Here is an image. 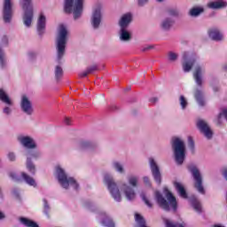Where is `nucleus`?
I'll list each match as a JSON object with an SVG mask.
<instances>
[{"instance_id": "dca6fc26", "label": "nucleus", "mask_w": 227, "mask_h": 227, "mask_svg": "<svg viewBox=\"0 0 227 227\" xmlns=\"http://www.w3.org/2000/svg\"><path fill=\"white\" fill-rule=\"evenodd\" d=\"M208 8L213 10H219V8H226L227 3L223 0H217L207 4Z\"/></svg>"}, {"instance_id": "4c0bfd02", "label": "nucleus", "mask_w": 227, "mask_h": 227, "mask_svg": "<svg viewBox=\"0 0 227 227\" xmlns=\"http://www.w3.org/2000/svg\"><path fill=\"white\" fill-rule=\"evenodd\" d=\"M36 145L35 143H23V148H26L27 150L29 148H35Z\"/></svg>"}, {"instance_id": "4d7b16f0", "label": "nucleus", "mask_w": 227, "mask_h": 227, "mask_svg": "<svg viewBox=\"0 0 227 227\" xmlns=\"http://www.w3.org/2000/svg\"><path fill=\"white\" fill-rule=\"evenodd\" d=\"M171 15H176V12H170Z\"/></svg>"}, {"instance_id": "ea45409f", "label": "nucleus", "mask_w": 227, "mask_h": 227, "mask_svg": "<svg viewBox=\"0 0 227 227\" xmlns=\"http://www.w3.org/2000/svg\"><path fill=\"white\" fill-rule=\"evenodd\" d=\"M64 123H65V125H72V119L66 117L64 119Z\"/></svg>"}, {"instance_id": "c9c22d12", "label": "nucleus", "mask_w": 227, "mask_h": 227, "mask_svg": "<svg viewBox=\"0 0 227 227\" xmlns=\"http://www.w3.org/2000/svg\"><path fill=\"white\" fill-rule=\"evenodd\" d=\"M114 168L118 173H123V167L118 162H114Z\"/></svg>"}, {"instance_id": "5fc2aeb1", "label": "nucleus", "mask_w": 227, "mask_h": 227, "mask_svg": "<svg viewBox=\"0 0 227 227\" xmlns=\"http://www.w3.org/2000/svg\"><path fill=\"white\" fill-rule=\"evenodd\" d=\"M4 42L5 43H8V38H6V37H4Z\"/></svg>"}, {"instance_id": "ddd939ff", "label": "nucleus", "mask_w": 227, "mask_h": 227, "mask_svg": "<svg viewBox=\"0 0 227 227\" xmlns=\"http://www.w3.org/2000/svg\"><path fill=\"white\" fill-rule=\"evenodd\" d=\"M121 191L125 194L127 200H129V201H132V200H135L136 192L130 186L127 184H123L121 188Z\"/></svg>"}, {"instance_id": "9b49d317", "label": "nucleus", "mask_w": 227, "mask_h": 227, "mask_svg": "<svg viewBox=\"0 0 227 227\" xmlns=\"http://www.w3.org/2000/svg\"><path fill=\"white\" fill-rule=\"evenodd\" d=\"M153 176L157 182V184H160V172L159 171V167L157 166V163H155V160L153 158L149 159Z\"/></svg>"}, {"instance_id": "8fccbe9b", "label": "nucleus", "mask_w": 227, "mask_h": 227, "mask_svg": "<svg viewBox=\"0 0 227 227\" xmlns=\"http://www.w3.org/2000/svg\"><path fill=\"white\" fill-rule=\"evenodd\" d=\"M223 176H225V178L227 180V168L223 170Z\"/></svg>"}, {"instance_id": "0eeeda50", "label": "nucleus", "mask_w": 227, "mask_h": 227, "mask_svg": "<svg viewBox=\"0 0 227 227\" xmlns=\"http://www.w3.org/2000/svg\"><path fill=\"white\" fill-rule=\"evenodd\" d=\"M174 157L177 164H184L185 160V144L184 143H174L172 145Z\"/></svg>"}, {"instance_id": "39448f33", "label": "nucleus", "mask_w": 227, "mask_h": 227, "mask_svg": "<svg viewBox=\"0 0 227 227\" xmlns=\"http://www.w3.org/2000/svg\"><path fill=\"white\" fill-rule=\"evenodd\" d=\"M32 0H21L22 8L24 11V24L27 27L31 26V22H33V4L31 3Z\"/></svg>"}, {"instance_id": "c03bdc74", "label": "nucleus", "mask_w": 227, "mask_h": 227, "mask_svg": "<svg viewBox=\"0 0 227 227\" xmlns=\"http://www.w3.org/2000/svg\"><path fill=\"white\" fill-rule=\"evenodd\" d=\"M138 1V4L140 6H143V4H145V3H148V0H137Z\"/></svg>"}, {"instance_id": "412c9836", "label": "nucleus", "mask_w": 227, "mask_h": 227, "mask_svg": "<svg viewBox=\"0 0 227 227\" xmlns=\"http://www.w3.org/2000/svg\"><path fill=\"white\" fill-rule=\"evenodd\" d=\"M45 29V16L43 14H40L38 22H37V30L42 33Z\"/></svg>"}, {"instance_id": "f704fd0d", "label": "nucleus", "mask_w": 227, "mask_h": 227, "mask_svg": "<svg viewBox=\"0 0 227 227\" xmlns=\"http://www.w3.org/2000/svg\"><path fill=\"white\" fill-rule=\"evenodd\" d=\"M180 106L183 109H185L187 107V99H185V97L180 96Z\"/></svg>"}, {"instance_id": "5701e85b", "label": "nucleus", "mask_w": 227, "mask_h": 227, "mask_svg": "<svg viewBox=\"0 0 227 227\" xmlns=\"http://www.w3.org/2000/svg\"><path fill=\"white\" fill-rule=\"evenodd\" d=\"M74 7V0H66L64 10L66 13H72V8Z\"/></svg>"}, {"instance_id": "bb28decb", "label": "nucleus", "mask_w": 227, "mask_h": 227, "mask_svg": "<svg viewBox=\"0 0 227 227\" xmlns=\"http://www.w3.org/2000/svg\"><path fill=\"white\" fill-rule=\"evenodd\" d=\"M192 205L196 212H201V204L195 198L192 200Z\"/></svg>"}, {"instance_id": "f8f14e48", "label": "nucleus", "mask_w": 227, "mask_h": 227, "mask_svg": "<svg viewBox=\"0 0 227 227\" xmlns=\"http://www.w3.org/2000/svg\"><path fill=\"white\" fill-rule=\"evenodd\" d=\"M21 109L27 114H33V106L31 105V101H29L27 97H26V96H22Z\"/></svg>"}, {"instance_id": "c756f323", "label": "nucleus", "mask_w": 227, "mask_h": 227, "mask_svg": "<svg viewBox=\"0 0 227 227\" xmlns=\"http://www.w3.org/2000/svg\"><path fill=\"white\" fill-rule=\"evenodd\" d=\"M141 198L145 205L149 207V208H152L153 207V204L150 201V200H148V197H146V195L142 193Z\"/></svg>"}, {"instance_id": "37998d69", "label": "nucleus", "mask_w": 227, "mask_h": 227, "mask_svg": "<svg viewBox=\"0 0 227 227\" xmlns=\"http://www.w3.org/2000/svg\"><path fill=\"white\" fill-rule=\"evenodd\" d=\"M8 157L10 160H15V154L13 153H10Z\"/></svg>"}, {"instance_id": "aec40b11", "label": "nucleus", "mask_w": 227, "mask_h": 227, "mask_svg": "<svg viewBox=\"0 0 227 227\" xmlns=\"http://www.w3.org/2000/svg\"><path fill=\"white\" fill-rule=\"evenodd\" d=\"M0 100L4 102V104H7V106H12V99L8 97V94L3 90L0 89Z\"/></svg>"}, {"instance_id": "2f4dec72", "label": "nucleus", "mask_w": 227, "mask_h": 227, "mask_svg": "<svg viewBox=\"0 0 227 227\" xmlns=\"http://www.w3.org/2000/svg\"><path fill=\"white\" fill-rule=\"evenodd\" d=\"M19 141H20V143H34L35 142L33 140V138H31L29 137H19Z\"/></svg>"}, {"instance_id": "c85d7f7f", "label": "nucleus", "mask_w": 227, "mask_h": 227, "mask_svg": "<svg viewBox=\"0 0 227 227\" xmlns=\"http://www.w3.org/2000/svg\"><path fill=\"white\" fill-rule=\"evenodd\" d=\"M129 185H132V187H136L137 185V182H139V179L137 176H131L128 178Z\"/></svg>"}, {"instance_id": "72a5a7b5", "label": "nucleus", "mask_w": 227, "mask_h": 227, "mask_svg": "<svg viewBox=\"0 0 227 227\" xmlns=\"http://www.w3.org/2000/svg\"><path fill=\"white\" fill-rule=\"evenodd\" d=\"M55 75L58 79H59L63 75V69L61 67L57 66L55 69Z\"/></svg>"}, {"instance_id": "20e7f679", "label": "nucleus", "mask_w": 227, "mask_h": 227, "mask_svg": "<svg viewBox=\"0 0 227 227\" xmlns=\"http://www.w3.org/2000/svg\"><path fill=\"white\" fill-rule=\"evenodd\" d=\"M131 21L132 14L126 13L121 17L119 22V26L121 27V40H123L124 42H127V40H130V33L127 31V27Z\"/></svg>"}, {"instance_id": "473e14b6", "label": "nucleus", "mask_w": 227, "mask_h": 227, "mask_svg": "<svg viewBox=\"0 0 227 227\" xmlns=\"http://www.w3.org/2000/svg\"><path fill=\"white\" fill-rule=\"evenodd\" d=\"M27 168L28 169V171H30V173L35 174V165L31 163V160H29V158H27Z\"/></svg>"}, {"instance_id": "13d9d810", "label": "nucleus", "mask_w": 227, "mask_h": 227, "mask_svg": "<svg viewBox=\"0 0 227 227\" xmlns=\"http://www.w3.org/2000/svg\"><path fill=\"white\" fill-rule=\"evenodd\" d=\"M191 148L194 146V144H190Z\"/></svg>"}, {"instance_id": "a18cd8bd", "label": "nucleus", "mask_w": 227, "mask_h": 227, "mask_svg": "<svg viewBox=\"0 0 227 227\" xmlns=\"http://www.w3.org/2000/svg\"><path fill=\"white\" fill-rule=\"evenodd\" d=\"M11 109H10V107H5L4 109V113L5 114H10V113H11Z\"/></svg>"}, {"instance_id": "1a4fd4ad", "label": "nucleus", "mask_w": 227, "mask_h": 227, "mask_svg": "<svg viewBox=\"0 0 227 227\" xmlns=\"http://www.w3.org/2000/svg\"><path fill=\"white\" fill-rule=\"evenodd\" d=\"M12 6V0H4L3 13L4 22H10L12 20V17L13 16Z\"/></svg>"}, {"instance_id": "a211bd4d", "label": "nucleus", "mask_w": 227, "mask_h": 227, "mask_svg": "<svg viewBox=\"0 0 227 227\" xmlns=\"http://www.w3.org/2000/svg\"><path fill=\"white\" fill-rule=\"evenodd\" d=\"M193 77H194L198 86H201V84H203V82L201 81V67H197L195 68V71L193 73Z\"/></svg>"}, {"instance_id": "3c124183", "label": "nucleus", "mask_w": 227, "mask_h": 227, "mask_svg": "<svg viewBox=\"0 0 227 227\" xmlns=\"http://www.w3.org/2000/svg\"><path fill=\"white\" fill-rule=\"evenodd\" d=\"M144 182H145V184H148V182H149L148 177H144Z\"/></svg>"}, {"instance_id": "2eb2a0df", "label": "nucleus", "mask_w": 227, "mask_h": 227, "mask_svg": "<svg viewBox=\"0 0 227 227\" xmlns=\"http://www.w3.org/2000/svg\"><path fill=\"white\" fill-rule=\"evenodd\" d=\"M174 187L176 188L181 198L187 200V192H185V187H184V184H182V183L174 182Z\"/></svg>"}, {"instance_id": "4468645a", "label": "nucleus", "mask_w": 227, "mask_h": 227, "mask_svg": "<svg viewBox=\"0 0 227 227\" xmlns=\"http://www.w3.org/2000/svg\"><path fill=\"white\" fill-rule=\"evenodd\" d=\"M81 13H82V0H75L74 8V19H79Z\"/></svg>"}, {"instance_id": "393cba45", "label": "nucleus", "mask_w": 227, "mask_h": 227, "mask_svg": "<svg viewBox=\"0 0 227 227\" xmlns=\"http://www.w3.org/2000/svg\"><path fill=\"white\" fill-rule=\"evenodd\" d=\"M200 13H203V8H201V7H195L190 11V15L192 17H198V15H200Z\"/></svg>"}, {"instance_id": "6e6552de", "label": "nucleus", "mask_w": 227, "mask_h": 227, "mask_svg": "<svg viewBox=\"0 0 227 227\" xmlns=\"http://www.w3.org/2000/svg\"><path fill=\"white\" fill-rule=\"evenodd\" d=\"M105 182L108 185V189L115 201H121V195L120 194V190L116 186V184L114 183L113 177L111 176H105Z\"/></svg>"}, {"instance_id": "58836bf2", "label": "nucleus", "mask_w": 227, "mask_h": 227, "mask_svg": "<svg viewBox=\"0 0 227 227\" xmlns=\"http://www.w3.org/2000/svg\"><path fill=\"white\" fill-rule=\"evenodd\" d=\"M176 58H178V55H176V53H174V52L168 53V59H170V61H175Z\"/></svg>"}, {"instance_id": "f257e3e1", "label": "nucleus", "mask_w": 227, "mask_h": 227, "mask_svg": "<svg viewBox=\"0 0 227 227\" xmlns=\"http://www.w3.org/2000/svg\"><path fill=\"white\" fill-rule=\"evenodd\" d=\"M163 192L168 200H166V199H164V197H162L159 192H155V198L158 205L164 210H169V208H172V210H176V198L173 196V193H171L168 187L163 189Z\"/></svg>"}, {"instance_id": "b1692460", "label": "nucleus", "mask_w": 227, "mask_h": 227, "mask_svg": "<svg viewBox=\"0 0 227 227\" xmlns=\"http://www.w3.org/2000/svg\"><path fill=\"white\" fill-rule=\"evenodd\" d=\"M20 223H22V224H25V226L27 227H38V224H36V223L27 218H20Z\"/></svg>"}, {"instance_id": "49530a36", "label": "nucleus", "mask_w": 227, "mask_h": 227, "mask_svg": "<svg viewBox=\"0 0 227 227\" xmlns=\"http://www.w3.org/2000/svg\"><path fill=\"white\" fill-rule=\"evenodd\" d=\"M44 201V212H47L49 210V206L47 205V200H43Z\"/></svg>"}, {"instance_id": "4be33fe9", "label": "nucleus", "mask_w": 227, "mask_h": 227, "mask_svg": "<svg viewBox=\"0 0 227 227\" xmlns=\"http://www.w3.org/2000/svg\"><path fill=\"white\" fill-rule=\"evenodd\" d=\"M21 176L28 185H32V187H36V182L35 181V179H33V177L27 176V174L26 173H22Z\"/></svg>"}, {"instance_id": "f3484780", "label": "nucleus", "mask_w": 227, "mask_h": 227, "mask_svg": "<svg viewBox=\"0 0 227 227\" xmlns=\"http://www.w3.org/2000/svg\"><path fill=\"white\" fill-rule=\"evenodd\" d=\"M101 15L100 10H96L92 16V26L95 29L100 26Z\"/></svg>"}, {"instance_id": "a878e982", "label": "nucleus", "mask_w": 227, "mask_h": 227, "mask_svg": "<svg viewBox=\"0 0 227 227\" xmlns=\"http://www.w3.org/2000/svg\"><path fill=\"white\" fill-rule=\"evenodd\" d=\"M164 223L167 227H187V224H185V223H181L175 225L168 219H164Z\"/></svg>"}, {"instance_id": "e433bc0d", "label": "nucleus", "mask_w": 227, "mask_h": 227, "mask_svg": "<svg viewBox=\"0 0 227 227\" xmlns=\"http://www.w3.org/2000/svg\"><path fill=\"white\" fill-rule=\"evenodd\" d=\"M171 26H173V22L168 21V20L164 21L162 24L163 29H169V27H171Z\"/></svg>"}, {"instance_id": "7ed1b4c3", "label": "nucleus", "mask_w": 227, "mask_h": 227, "mask_svg": "<svg viewBox=\"0 0 227 227\" xmlns=\"http://www.w3.org/2000/svg\"><path fill=\"white\" fill-rule=\"evenodd\" d=\"M56 175L60 185L64 189H68L70 186L73 187V189H77V187H79L77 182H75L74 178L67 176L65 170H63V168L60 167L56 168Z\"/></svg>"}, {"instance_id": "bf43d9fd", "label": "nucleus", "mask_w": 227, "mask_h": 227, "mask_svg": "<svg viewBox=\"0 0 227 227\" xmlns=\"http://www.w3.org/2000/svg\"><path fill=\"white\" fill-rule=\"evenodd\" d=\"M159 2H161L162 0H158Z\"/></svg>"}, {"instance_id": "7c9ffc66", "label": "nucleus", "mask_w": 227, "mask_h": 227, "mask_svg": "<svg viewBox=\"0 0 227 227\" xmlns=\"http://www.w3.org/2000/svg\"><path fill=\"white\" fill-rule=\"evenodd\" d=\"M103 224L106 227H114V223L113 222V220H111V218L106 217L104 221H103Z\"/></svg>"}, {"instance_id": "cd10ccee", "label": "nucleus", "mask_w": 227, "mask_h": 227, "mask_svg": "<svg viewBox=\"0 0 227 227\" xmlns=\"http://www.w3.org/2000/svg\"><path fill=\"white\" fill-rule=\"evenodd\" d=\"M194 65L193 61H186L183 64V68L185 72H191V69L192 68V66Z\"/></svg>"}, {"instance_id": "de8ad7c7", "label": "nucleus", "mask_w": 227, "mask_h": 227, "mask_svg": "<svg viewBox=\"0 0 227 227\" xmlns=\"http://www.w3.org/2000/svg\"><path fill=\"white\" fill-rule=\"evenodd\" d=\"M197 100H198V102H199V104H200V106H205V103H204L201 99H200L199 98H197Z\"/></svg>"}, {"instance_id": "a19ab883", "label": "nucleus", "mask_w": 227, "mask_h": 227, "mask_svg": "<svg viewBox=\"0 0 227 227\" xmlns=\"http://www.w3.org/2000/svg\"><path fill=\"white\" fill-rule=\"evenodd\" d=\"M172 143H184V141H182L179 137H173L172 138Z\"/></svg>"}, {"instance_id": "423d86ee", "label": "nucleus", "mask_w": 227, "mask_h": 227, "mask_svg": "<svg viewBox=\"0 0 227 227\" xmlns=\"http://www.w3.org/2000/svg\"><path fill=\"white\" fill-rule=\"evenodd\" d=\"M189 169L193 176L195 189H197L200 194H205V189L203 188V179L201 177V173H200V169H198V168L194 165H191Z\"/></svg>"}, {"instance_id": "6e6d98bb", "label": "nucleus", "mask_w": 227, "mask_h": 227, "mask_svg": "<svg viewBox=\"0 0 227 227\" xmlns=\"http://www.w3.org/2000/svg\"><path fill=\"white\" fill-rule=\"evenodd\" d=\"M183 58H184V60L187 59V54L184 53Z\"/></svg>"}, {"instance_id": "603ef678", "label": "nucleus", "mask_w": 227, "mask_h": 227, "mask_svg": "<svg viewBox=\"0 0 227 227\" xmlns=\"http://www.w3.org/2000/svg\"><path fill=\"white\" fill-rule=\"evenodd\" d=\"M0 219H4V214H3L2 212H0Z\"/></svg>"}, {"instance_id": "6ab92c4d", "label": "nucleus", "mask_w": 227, "mask_h": 227, "mask_svg": "<svg viewBox=\"0 0 227 227\" xmlns=\"http://www.w3.org/2000/svg\"><path fill=\"white\" fill-rule=\"evenodd\" d=\"M208 34L212 40H223V35L216 28L209 30Z\"/></svg>"}, {"instance_id": "09e8293b", "label": "nucleus", "mask_w": 227, "mask_h": 227, "mask_svg": "<svg viewBox=\"0 0 227 227\" xmlns=\"http://www.w3.org/2000/svg\"><path fill=\"white\" fill-rule=\"evenodd\" d=\"M11 177L13 178L14 180H19V178H17L15 174H11Z\"/></svg>"}, {"instance_id": "9d476101", "label": "nucleus", "mask_w": 227, "mask_h": 227, "mask_svg": "<svg viewBox=\"0 0 227 227\" xmlns=\"http://www.w3.org/2000/svg\"><path fill=\"white\" fill-rule=\"evenodd\" d=\"M197 127L199 130H200V132L204 134L206 137H207V139H210V137H212L214 133L212 132V129H210V127H208V124L205 122V121L199 120L197 121Z\"/></svg>"}, {"instance_id": "864d4df0", "label": "nucleus", "mask_w": 227, "mask_h": 227, "mask_svg": "<svg viewBox=\"0 0 227 227\" xmlns=\"http://www.w3.org/2000/svg\"><path fill=\"white\" fill-rule=\"evenodd\" d=\"M156 100H157V98H153L151 99V102H153V104H155Z\"/></svg>"}, {"instance_id": "79ce46f5", "label": "nucleus", "mask_w": 227, "mask_h": 227, "mask_svg": "<svg viewBox=\"0 0 227 227\" xmlns=\"http://www.w3.org/2000/svg\"><path fill=\"white\" fill-rule=\"evenodd\" d=\"M88 74H91V70H88L86 72H83L80 74V77H86V75H88Z\"/></svg>"}, {"instance_id": "f03ea898", "label": "nucleus", "mask_w": 227, "mask_h": 227, "mask_svg": "<svg viewBox=\"0 0 227 227\" xmlns=\"http://www.w3.org/2000/svg\"><path fill=\"white\" fill-rule=\"evenodd\" d=\"M67 35L68 31H67V27H65L64 25H59V35L57 37V51L59 59H61V58H63V54H65V45H67Z\"/></svg>"}]
</instances>
